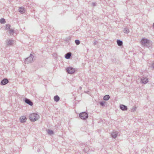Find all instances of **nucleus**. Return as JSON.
<instances>
[{"label": "nucleus", "mask_w": 154, "mask_h": 154, "mask_svg": "<svg viewBox=\"0 0 154 154\" xmlns=\"http://www.w3.org/2000/svg\"><path fill=\"white\" fill-rule=\"evenodd\" d=\"M140 43L143 46L148 48L150 47L152 45L150 41L146 38H143L141 40Z\"/></svg>", "instance_id": "obj_1"}, {"label": "nucleus", "mask_w": 154, "mask_h": 154, "mask_svg": "<svg viewBox=\"0 0 154 154\" xmlns=\"http://www.w3.org/2000/svg\"><path fill=\"white\" fill-rule=\"evenodd\" d=\"M39 117V115L35 113H32L29 115V119L32 122L37 120Z\"/></svg>", "instance_id": "obj_2"}, {"label": "nucleus", "mask_w": 154, "mask_h": 154, "mask_svg": "<svg viewBox=\"0 0 154 154\" xmlns=\"http://www.w3.org/2000/svg\"><path fill=\"white\" fill-rule=\"evenodd\" d=\"M79 116L81 119L85 120L88 118V116L87 112H84L80 113Z\"/></svg>", "instance_id": "obj_3"}, {"label": "nucleus", "mask_w": 154, "mask_h": 154, "mask_svg": "<svg viewBox=\"0 0 154 154\" xmlns=\"http://www.w3.org/2000/svg\"><path fill=\"white\" fill-rule=\"evenodd\" d=\"M32 54L34 53H31L29 57L26 58L24 61L25 63L28 64L29 63L32 62V61H33L34 56Z\"/></svg>", "instance_id": "obj_4"}, {"label": "nucleus", "mask_w": 154, "mask_h": 154, "mask_svg": "<svg viewBox=\"0 0 154 154\" xmlns=\"http://www.w3.org/2000/svg\"><path fill=\"white\" fill-rule=\"evenodd\" d=\"M66 71L68 74H72L75 73L76 70L72 67L69 66L66 69Z\"/></svg>", "instance_id": "obj_5"}, {"label": "nucleus", "mask_w": 154, "mask_h": 154, "mask_svg": "<svg viewBox=\"0 0 154 154\" xmlns=\"http://www.w3.org/2000/svg\"><path fill=\"white\" fill-rule=\"evenodd\" d=\"M23 101L24 102L29 105L30 106H32L33 105V103L31 101V100L26 98H25L23 99Z\"/></svg>", "instance_id": "obj_6"}, {"label": "nucleus", "mask_w": 154, "mask_h": 154, "mask_svg": "<svg viewBox=\"0 0 154 154\" xmlns=\"http://www.w3.org/2000/svg\"><path fill=\"white\" fill-rule=\"evenodd\" d=\"M9 82L8 79L6 78H5L2 80L1 82V85H6Z\"/></svg>", "instance_id": "obj_7"}, {"label": "nucleus", "mask_w": 154, "mask_h": 154, "mask_svg": "<svg viewBox=\"0 0 154 154\" xmlns=\"http://www.w3.org/2000/svg\"><path fill=\"white\" fill-rule=\"evenodd\" d=\"M141 82L142 83L146 84L148 82V79L146 77H143L141 79Z\"/></svg>", "instance_id": "obj_8"}, {"label": "nucleus", "mask_w": 154, "mask_h": 154, "mask_svg": "<svg viewBox=\"0 0 154 154\" xmlns=\"http://www.w3.org/2000/svg\"><path fill=\"white\" fill-rule=\"evenodd\" d=\"M118 132L116 131H113L111 134L112 137L113 138H116L118 134Z\"/></svg>", "instance_id": "obj_9"}, {"label": "nucleus", "mask_w": 154, "mask_h": 154, "mask_svg": "<svg viewBox=\"0 0 154 154\" xmlns=\"http://www.w3.org/2000/svg\"><path fill=\"white\" fill-rule=\"evenodd\" d=\"M120 108L123 111H126L128 109V107L126 106L123 104H120L119 106Z\"/></svg>", "instance_id": "obj_10"}, {"label": "nucleus", "mask_w": 154, "mask_h": 154, "mask_svg": "<svg viewBox=\"0 0 154 154\" xmlns=\"http://www.w3.org/2000/svg\"><path fill=\"white\" fill-rule=\"evenodd\" d=\"M6 42L7 46H11L13 44L14 41L13 39H9V40H7Z\"/></svg>", "instance_id": "obj_11"}, {"label": "nucleus", "mask_w": 154, "mask_h": 154, "mask_svg": "<svg viewBox=\"0 0 154 154\" xmlns=\"http://www.w3.org/2000/svg\"><path fill=\"white\" fill-rule=\"evenodd\" d=\"M72 55V53L70 52H69L65 55V57L66 59H69L70 58Z\"/></svg>", "instance_id": "obj_12"}, {"label": "nucleus", "mask_w": 154, "mask_h": 154, "mask_svg": "<svg viewBox=\"0 0 154 154\" xmlns=\"http://www.w3.org/2000/svg\"><path fill=\"white\" fill-rule=\"evenodd\" d=\"M26 117L25 116H22L20 118V120L21 122L24 123L25 122L26 120Z\"/></svg>", "instance_id": "obj_13"}, {"label": "nucleus", "mask_w": 154, "mask_h": 154, "mask_svg": "<svg viewBox=\"0 0 154 154\" xmlns=\"http://www.w3.org/2000/svg\"><path fill=\"white\" fill-rule=\"evenodd\" d=\"M19 11L21 14H23L25 12V10L23 7H20Z\"/></svg>", "instance_id": "obj_14"}, {"label": "nucleus", "mask_w": 154, "mask_h": 154, "mask_svg": "<svg viewBox=\"0 0 154 154\" xmlns=\"http://www.w3.org/2000/svg\"><path fill=\"white\" fill-rule=\"evenodd\" d=\"M117 43L118 45L119 46H122L123 45V42L120 40L117 39Z\"/></svg>", "instance_id": "obj_15"}, {"label": "nucleus", "mask_w": 154, "mask_h": 154, "mask_svg": "<svg viewBox=\"0 0 154 154\" xmlns=\"http://www.w3.org/2000/svg\"><path fill=\"white\" fill-rule=\"evenodd\" d=\"M60 99V98L59 96L57 95H56L54 96V100L56 102H58Z\"/></svg>", "instance_id": "obj_16"}, {"label": "nucleus", "mask_w": 154, "mask_h": 154, "mask_svg": "<svg viewBox=\"0 0 154 154\" xmlns=\"http://www.w3.org/2000/svg\"><path fill=\"white\" fill-rule=\"evenodd\" d=\"M110 98V96L109 95H106L103 97V99L105 100H108Z\"/></svg>", "instance_id": "obj_17"}, {"label": "nucleus", "mask_w": 154, "mask_h": 154, "mask_svg": "<svg viewBox=\"0 0 154 154\" xmlns=\"http://www.w3.org/2000/svg\"><path fill=\"white\" fill-rule=\"evenodd\" d=\"M11 26L9 24H6L5 25V27L7 30L10 29Z\"/></svg>", "instance_id": "obj_18"}, {"label": "nucleus", "mask_w": 154, "mask_h": 154, "mask_svg": "<svg viewBox=\"0 0 154 154\" xmlns=\"http://www.w3.org/2000/svg\"><path fill=\"white\" fill-rule=\"evenodd\" d=\"M124 32L125 33L127 34L129 32V29L128 28H125L124 30Z\"/></svg>", "instance_id": "obj_19"}, {"label": "nucleus", "mask_w": 154, "mask_h": 154, "mask_svg": "<svg viewBox=\"0 0 154 154\" xmlns=\"http://www.w3.org/2000/svg\"><path fill=\"white\" fill-rule=\"evenodd\" d=\"M6 23V21L5 19L2 18L0 20V23L2 24H5Z\"/></svg>", "instance_id": "obj_20"}, {"label": "nucleus", "mask_w": 154, "mask_h": 154, "mask_svg": "<svg viewBox=\"0 0 154 154\" xmlns=\"http://www.w3.org/2000/svg\"><path fill=\"white\" fill-rule=\"evenodd\" d=\"M48 133L49 134L51 135L54 134V131L52 130L48 129Z\"/></svg>", "instance_id": "obj_21"}, {"label": "nucleus", "mask_w": 154, "mask_h": 154, "mask_svg": "<svg viewBox=\"0 0 154 154\" xmlns=\"http://www.w3.org/2000/svg\"><path fill=\"white\" fill-rule=\"evenodd\" d=\"M100 105L103 106H105V102L104 101H101L100 102Z\"/></svg>", "instance_id": "obj_22"}, {"label": "nucleus", "mask_w": 154, "mask_h": 154, "mask_svg": "<svg viewBox=\"0 0 154 154\" xmlns=\"http://www.w3.org/2000/svg\"><path fill=\"white\" fill-rule=\"evenodd\" d=\"M75 44L77 45H79L80 43V41L78 39L75 40Z\"/></svg>", "instance_id": "obj_23"}, {"label": "nucleus", "mask_w": 154, "mask_h": 154, "mask_svg": "<svg viewBox=\"0 0 154 154\" xmlns=\"http://www.w3.org/2000/svg\"><path fill=\"white\" fill-rule=\"evenodd\" d=\"M8 32L9 34H11L12 33H14V30L13 29H11Z\"/></svg>", "instance_id": "obj_24"}, {"label": "nucleus", "mask_w": 154, "mask_h": 154, "mask_svg": "<svg viewBox=\"0 0 154 154\" xmlns=\"http://www.w3.org/2000/svg\"><path fill=\"white\" fill-rule=\"evenodd\" d=\"M71 39V37L70 36L67 37L65 38V41H68Z\"/></svg>", "instance_id": "obj_25"}, {"label": "nucleus", "mask_w": 154, "mask_h": 154, "mask_svg": "<svg viewBox=\"0 0 154 154\" xmlns=\"http://www.w3.org/2000/svg\"><path fill=\"white\" fill-rule=\"evenodd\" d=\"M150 67L152 68L153 69H154V62L151 64V66Z\"/></svg>", "instance_id": "obj_26"}, {"label": "nucleus", "mask_w": 154, "mask_h": 154, "mask_svg": "<svg viewBox=\"0 0 154 154\" xmlns=\"http://www.w3.org/2000/svg\"><path fill=\"white\" fill-rule=\"evenodd\" d=\"M59 125H55V128L56 129H59Z\"/></svg>", "instance_id": "obj_27"}, {"label": "nucleus", "mask_w": 154, "mask_h": 154, "mask_svg": "<svg viewBox=\"0 0 154 154\" xmlns=\"http://www.w3.org/2000/svg\"><path fill=\"white\" fill-rule=\"evenodd\" d=\"M97 5V3H96V2H93L92 3V5L93 6H96Z\"/></svg>", "instance_id": "obj_28"}, {"label": "nucleus", "mask_w": 154, "mask_h": 154, "mask_svg": "<svg viewBox=\"0 0 154 154\" xmlns=\"http://www.w3.org/2000/svg\"><path fill=\"white\" fill-rule=\"evenodd\" d=\"M136 108H137L136 107H134V108H133L132 109V111H135V110H136Z\"/></svg>", "instance_id": "obj_29"}, {"label": "nucleus", "mask_w": 154, "mask_h": 154, "mask_svg": "<svg viewBox=\"0 0 154 154\" xmlns=\"http://www.w3.org/2000/svg\"><path fill=\"white\" fill-rule=\"evenodd\" d=\"M97 41H96L95 42H94L93 43V45H97Z\"/></svg>", "instance_id": "obj_30"}, {"label": "nucleus", "mask_w": 154, "mask_h": 154, "mask_svg": "<svg viewBox=\"0 0 154 154\" xmlns=\"http://www.w3.org/2000/svg\"><path fill=\"white\" fill-rule=\"evenodd\" d=\"M40 151V149H38L37 150V151L38 152H39Z\"/></svg>", "instance_id": "obj_31"}, {"label": "nucleus", "mask_w": 154, "mask_h": 154, "mask_svg": "<svg viewBox=\"0 0 154 154\" xmlns=\"http://www.w3.org/2000/svg\"><path fill=\"white\" fill-rule=\"evenodd\" d=\"M152 26H153V27L154 28V23H153Z\"/></svg>", "instance_id": "obj_32"}, {"label": "nucleus", "mask_w": 154, "mask_h": 154, "mask_svg": "<svg viewBox=\"0 0 154 154\" xmlns=\"http://www.w3.org/2000/svg\"><path fill=\"white\" fill-rule=\"evenodd\" d=\"M79 88H80V89H81L82 88L81 87H80Z\"/></svg>", "instance_id": "obj_33"}, {"label": "nucleus", "mask_w": 154, "mask_h": 154, "mask_svg": "<svg viewBox=\"0 0 154 154\" xmlns=\"http://www.w3.org/2000/svg\"><path fill=\"white\" fill-rule=\"evenodd\" d=\"M82 15H82H80V16H79V17H81V15Z\"/></svg>", "instance_id": "obj_34"}]
</instances>
